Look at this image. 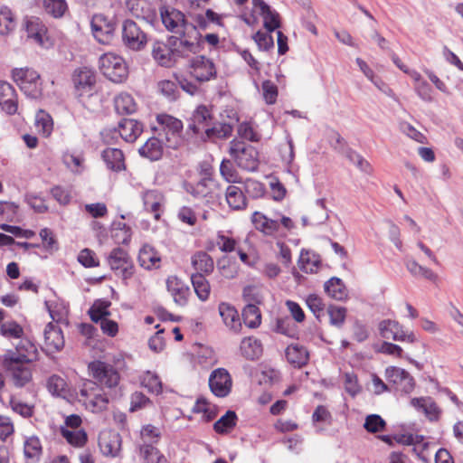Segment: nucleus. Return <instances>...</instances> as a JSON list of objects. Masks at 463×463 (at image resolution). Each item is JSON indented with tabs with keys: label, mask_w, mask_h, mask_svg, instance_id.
Listing matches in <instances>:
<instances>
[{
	"label": "nucleus",
	"mask_w": 463,
	"mask_h": 463,
	"mask_svg": "<svg viewBox=\"0 0 463 463\" xmlns=\"http://www.w3.org/2000/svg\"><path fill=\"white\" fill-rule=\"evenodd\" d=\"M161 20L165 27L174 33L179 34L180 44L185 52L197 54L202 50L203 16H191L192 21L185 20L184 14L179 10L162 6Z\"/></svg>",
	"instance_id": "1"
},
{
	"label": "nucleus",
	"mask_w": 463,
	"mask_h": 463,
	"mask_svg": "<svg viewBox=\"0 0 463 463\" xmlns=\"http://www.w3.org/2000/svg\"><path fill=\"white\" fill-rule=\"evenodd\" d=\"M29 349L26 354L8 351L3 358V366L11 374L12 381L16 387L22 388L33 379L32 370L28 364L36 358V347L33 344H27Z\"/></svg>",
	"instance_id": "2"
},
{
	"label": "nucleus",
	"mask_w": 463,
	"mask_h": 463,
	"mask_svg": "<svg viewBox=\"0 0 463 463\" xmlns=\"http://www.w3.org/2000/svg\"><path fill=\"white\" fill-rule=\"evenodd\" d=\"M156 122L159 135L164 137L167 147L177 149L184 144L182 120L172 115L162 113L156 116Z\"/></svg>",
	"instance_id": "3"
},
{
	"label": "nucleus",
	"mask_w": 463,
	"mask_h": 463,
	"mask_svg": "<svg viewBox=\"0 0 463 463\" xmlns=\"http://www.w3.org/2000/svg\"><path fill=\"white\" fill-rule=\"evenodd\" d=\"M89 375L92 377V383L99 387L115 390L120 383V373L111 364L94 360L88 364Z\"/></svg>",
	"instance_id": "4"
},
{
	"label": "nucleus",
	"mask_w": 463,
	"mask_h": 463,
	"mask_svg": "<svg viewBox=\"0 0 463 463\" xmlns=\"http://www.w3.org/2000/svg\"><path fill=\"white\" fill-rule=\"evenodd\" d=\"M104 389L92 383L91 380H85L79 390L80 401L87 410L94 413L104 411L109 403V396Z\"/></svg>",
	"instance_id": "5"
},
{
	"label": "nucleus",
	"mask_w": 463,
	"mask_h": 463,
	"mask_svg": "<svg viewBox=\"0 0 463 463\" xmlns=\"http://www.w3.org/2000/svg\"><path fill=\"white\" fill-rule=\"evenodd\" d=\"M229 153L237 165L247 171H255L259 165L258 151L250 145L239 139L230 142Z\"/></svg>",
	"instance_id": "6"
},
{
	"label": "nucleus",
	"mask_w": 463,
	"mask_h": 463,
	"mask_svg": "<svg viewBox=\"0 0 463 463\" xmlns=\"http://www.w3.org/2000/svg\"><path fill=\"white\" fill-rule=\"evenodd\" d=\"M99 70L109 80L120 83L128 76V69L125 60L113 52H107L100 56Z\"/></svg>",
	"instance_id": "7"
},
{
	"label": "nucleus",
	"mask_w": 463,
	"mask_h": 463,
	"mask_svg": "<svg viewBox=\"0 0 463 463\" xmlns=\"http://www.w3.org/2000/svg\"><path fill=\"white\" fill-rule=\"evenodd\" d=\"M13 79L21 90L28 97L38 99L43 95V87L40 74L29 68L14 69Z\"/></svg>",
	"instance_id": "8"
},
{
	"label": "nucleus",
	"mask_w": 463,
	"mask_h": 463,
	"mask_svg": "<svg viewBox=\"0 0 463 463\" xmlns=\"http://www.w3.org/2000/svg\"><path fill=\"white\" fill-rule=\"evenodd\" d=\"M108 264L115 275L120 278L125 284H128V281L135 275L136 268L130 255L119 247L109 252Z\"/></svg>",
	"instance_id": "9"
},
{
	"label": "nucleus",
	"mask_w": 463,
	"mask_h": 463,
	"mask_svg": "<svg viewBox=\"0 0 463 463\" xmlns=\"http://www.w3.org/2000/svg\"><path fill=\"white\" fill-rule=\"evenodd\" d=\"M71 80L74 95L80 99L90 98L96 92L97 76L95 71L88 67L76 69Z\"/></svg>",
	"instance_id": "10"
},
{
	"label": "nucleus",
	"mask_w": 463,
	"mask_h": 463,
	"mask_svg": "<svg viewBox=\"0 0 463 463\" xmlns=\"http://www.w3.org/2000/svg\"><path fill=\"white\" fill-rule=\"evenodd\" d=\"M182 89L191 95L200 91L203 84V55H197L189 62L187 75L180 81Z\"/></svg>",
	"instance_id": "11"
},
{
	"label": "nucleus",
	"mask_w": 463,
	"mask_h": 463,
	"mask_svg": "<svg viewBox=\"0 0 463 463\" xmlns=\"http://www.w3.org/2000/svg\"><path fill=\"white\" fill-rule=\"evenodd\" d=\"M91 30L95 39L102 44H109L115 34L116 24L104 14H94L91 19Z\"/></svg>",
	"instance_id": "12"
},
{
	"label": "nucleus",
	"mask_w": 463,
	"mask_h": 463,
	"mask_svg": "<svg viewBox=\"0 0 463 463\" xmlns=\"http://www.w3.org/2000/svg\"><path fill=\"white\" fill-rule=\"evenodd\" d=\"M385 378L395 391L402 393H410L414 389L413 377L404 369L389 366L385 369Z\"/></svg>",
	"instance_id": "13"
},
{
	"label": "nucleus",
	"mask_w": 463,
	"mask_h": 463,
	"mask_svg": "<svg viewBox=\"0 0 463 463\" xmlns=\"http://www.w3.org/2000/svg\"><path fill=\"white\" fill-rule=\"evenodd\" d=\"M379 332L382 337L393 341L414 343L416 336L412 331L404 330L397 321L386 319L379 324Z\"/></svg>",
	"instance_id": "14"
},
{
	"label": "nucleus",
	"mask_w": 463,
	"mask_h": 463,
	"mask_svg": "<svg viewBox=\"0 0 463 463\" xmlns=\"http://www.w3.org/2000/svg\"><path fill=\"white\" fill-rule=\"evenodd\" d=\"M122 40L124 44L133 50L143 49L147 42L146 33L132 20H126L122 27Z\"/></svg>",
	"instance_id": "15"
},
{
	"label": "nucleus",
	"mask_w": 463,
	"mask_h": 463,
	"mask_svg": "<svg viewBox=\"0 0 463 463\" xmlns=\"http://www.w3.org/2000/svg\"><path fill=\"white\" fill-rule=\"evenodd\" d=\"M98 444L103 456L116 458L120 454L122 439L117 431L106 430L100 432Z\"/></svg>",
	"instance_id": "16"
},
{
	"label": "nucleus",
	"mask_w": 463,
	"mask_h": 463,
	"mask_svg": "<svg viewBox=\"0 0 463 463\" xmlns=\"http://www.w3.org/2000/svg\"><path fill=\"white\" fill-rule=\"evenodd\" d=\"M209 387L217 397L227 396L232 388V378L224 368L214 370L209 377Z\"/></svg>",
	"instance_id": "17"
},
{
	"label": "nucleus",
	"mask_w": 463,
	"mask_h": 463,
	"mask_svg": "<svg viewBox=\"0 0 463 463\" xmlns=\"http://www.w3.org/2000/svg\"><path fill=\"white\" fill-rule=\"evenodd\" d=\"M144 209L153 214L156 221H159L164 212L165 196L156 189L146 190L141 194Z\"/></svg>",
	"instance_id": "18"
},
{
	"label": "nucleus",
	"mask_w": 463,
	"mask_h": 463,
	"mask_svg": "<svg viewBox=\"0 0 463 463\" xmlns=\"http://www.w3.org/2000/svg\"><path fill=\"white\" fill-rule=\"evenodd\" d=\"M187 271L190 273L194 292L203 299V251H196L191 257V265Z\"/></svg>",
	"instance_id": "19"
},
{
	"label": "nucleus",
	"mask_w": 463,
	"mask_h": 463,
	"mask_svg": "<svg viewBox=\"0 0 463 463\" xmlns=\"http://www.w3.org/2000/svg\"><path fill=\"white\" fill-rule=\"evenodd\" d=\"M0 107L8 115L18 109V98L14 88L6 81H0Z\"/></svg>",
	"instance_id": "20"
},
{
	"label": "nucleus",
	"mask_w": 463,
	"mask_h": 463,
	"mask_svg": "<svg viewBox=\"0 0 463 463\" xmlns=\"http://www.w3.org/2000/svg\"><path fill=\"white\" fill-rule=\"evenodd\" d=\"M44 348L49 353H56L64 346V337L61 329L53 323L47 324L44 329Z\"/></svg>",
	"instance_id": "21"
},
{
	"label": "nucleus",
	"mask_w": 463,
	"mask_h": 463,
	"mask_svg": "<svg viewBox=\"0 0 463 463\" xmlns=\"http://www.w3.org/2000/svg\"><path fill=\"white\" fill-rule=\"evenodd\" d=\"M24 24L27 36L33 39L40 45H43L45 41L48 40V29L43 21L36 16H27Z\"/></svg>",
	"instance_id": "22"
},
{
	"label": "nucleus",
	"mask_w": 463,
	"mask_h": 463,
	"mask_svg": "<svg viewBox=\"0 0 463 463\" xmlns=\"http://www.w3.org/2000/svg\"><path fill=\"white\" fill-rule=\"evenodd\" d=\"M251 222L257 231L266 236H275L280 231V224L278 220L268 218L260 212L252 213Z\"/></svg>",
	"instance_id": "23"
},
{
	"label": "nucleus",
	"mask_w": 463,
	"mask_h": 463,
	"mask_svg": "<svg viewBox=\"0 0 463 463\" xmlns=\"http://www.w3.org/2000/svg\"><path fill=\"white\" fill-rule=\"evenodd\" d=\"M152 56L161 66L171 67L175 62V52L164 42L156 41L153 43Z\"/></svg>",
	"instance_id": "24"
},
{
	"label": "nucleus",
	"mask_w": 463,
	"mask_h": 463,
	"mask_svg": "<svg viewBox=\"0 0 463 463\" xmlns=\"http://www.w3.org/2000/svg\"><path fill=\"white\" fill-rule=\"evenodd\" d=\"M118 132L126 142L133 143L143 132V126L137 120L123 118L118 123Z\"/></svg>",
	"instance_id": "25"
},
{
	"label": "nucleus",
	"mask_w": 463,
	"mask_h": 463,
	"mask_svg": "<svg viewBox=\"0 0 463 463\" xmlns=\"http://www.w3.org/2000/svg\"><path fill=\"white\" fill-rule=\"evenodd\" d=\"M222 189L220 184L211 177V174L204 168V199L212 207L221 203Z\"/></svg>",
	"instance_id": "26"
},
{
	"label": "nucleus",
	"mask_w": 463,
	"mask_h": 463,
	"mask_svg": "<svg viewBox=\"0 0 463 463\" xmlns=\"http://www.w3.org/2000/svg\"><path fill=\"white\" fill-rule=\"evenodd\" d=\"M255 10H259L260 14L263 17L264 27L268 32H273L279 27V14L272 11L264 1L252 0Z\"/></svg>",
	"instance_id": "27"
},
{
	"label": "nucleus",
	"mask_w": 463,
	"mask_h": 463,
	"mask_svg": "<svg viewBox=\"0 0 463 463\" xmlns=\"http://www.w3.org/2000/svg\"><path fill=\"white\" fill-rule=\"evenodd\" d=\"M166 287L176 304L184 306L186 303L190 289L181 279L171 276L166 280Z\"/></svg>",
	"instance_id": "28"
},
{
	"label": "nucleus",
	"mask_w": 463,
	"mask_h": 463,
	"mask_svg": "<svg viewBox=\"0 0 463 463\" xmlns=\"http://www.w3.org/2000/svg\"><path fill=\"white\" fill-rule=\"evenodd\" d=\"M102 159L107 167L114 172H119L126 169L125 156L118 148L108 147L101 154Z\"/></svg>",
	"instance_id": "29"
},
{
	"label": "nucleus",
	"mask_w": 463,
	"mask_h": 463,
	"mask_svg": "<svg viewBox=\"0 0 463 463\" xmlns=\"http://www.w3.org/2000/svg\"><path fill=\"white\" fill-rule=\"evenodd\" d=\"M286 357L289 364L300 368L307 364L309 354L303 345L292 344L286 349Z\"/></svg>",
	"instance_id": "30"
},
{
	"label": "nucleus",
	"mask_w": 463,
	"mask_h": 463,
	"mask_svg": "<svg viewBox=\"0 0 463 463\" xmlns=\"http://www.w3.org/2000/svg\"><path fill=\"white\" fill-rule=\"evenodd\" d=\"M411 403L416 409L421 410L430 420H438L440 411L430 397L413 398Z\"/></svg>",
	"instance_id": "31"
},
{
	"label": "nucleus",
	"mask_w": 463,
	"mask_h": 463,
	"mask_svg": "<svg viewBox=\"0 0 463 463\" xmlns=\"http://www.w3.org/2000/svg\"><path fill=\"white\" fill-rule=\"evenodd\" d=\"M219 313L224 324L234 332H239L241 328V323L237 310L226 303L219 306Z\"/></svg>",
	"instance_id": "32"
},
{
	"label": "nucleus",
	"mask_w": 463,
	"mask_h": 463,
	"mask_svg": "<svg viewBox=\"0 0 463 463\" xmlns=\"http://www.w3.org/2000/svg\"><path fill=\"white\" fill-rule=\"evenodd\" d=\"M139 265L146 269L158 268L161 261L158 252L150 245L145 244L137 257Z\"/></svg>",
	"instance_id": "33"
},
{
	"label": "nucleus",
	"mask_w": 463,
	"mask_h": 463,
	"mask_svg": "<svg viewBox=\"0 0 463 463\" xmlns=\"http://www.w3.org/2000/svg\"><path fill=\"white\" fill-rule=\"evenodd\" d=\"M138 152L141 156L156 161L162 157L164 147L161 140L153 137L146 140Z\"/></svg>",
	"instance_id": "34"
},
{
	"label": "nucleus",
	"mask_w": 463,
	"mask_h": 463,
	"mask_svg": "<svg viewBox=\"0 0 463 463\" xmlns=\"http://www.w3.org/2000/svg\"><path fill=\"white\" fill-rule=\"evenodd\" d=\"M42 454L43 446L40 439L36 436L26 438L24 442V455L26 460L31 463L38 462Z\"/></svg>",
	"instance_id": "35"
},
{
	"label": "nucleus",
	"mask_w": 463,
	"mask_h": 463,
	"mask_svg": "<svg viewBox=\"0 0 463 463\" xmlns=\"http://www.w3.org/2000/svg\"><path fill=\"white\" fill-rule=\"evenodd\" d=\"M115 109L118 114H133L137 109V104L134 98L126 92L118 94L114 99Z\"/></svg>",
	"instance_id": "36"
},
{
	"label": "nucleus",
	"mask_w": 463,
	"mask_h": 463,
	"mask_svg": "<svg viewBox=\"0 0 463 463\" xmlns=\"http://www.w3.org/2000/svg\"><path fill=\"white\" fill-rule=\"evenodd\" d=\"M47 389L53 396L66 398L71 395V390L66 380L57 374L49 377Z\"/></svg>",
	"instance_id": "37"
},
{
	"label": "nucleus",
	"mask_w": 463,
	"mask_h": 463,
	"mask_svg": "<svg viewBox=\"0 0 463 463\" xmlns=\"http://www.w3.org/2000/svg\"><path fill=\"white\" fill-rule=\"evenodd\" d=\"M229 206L233 210H242L246 207V197L241 189L236 185H229L225 194Z\"/></svg>",
	"instance_id": "38"
},
{
	"label": "nucleus",
	"mask_w": 463,
	"mask_h": 463,
	"mask_svg": "<svg viewBox=\"0 0 463 463\" xmlns=\"http://www.w3.org/2000/svg\"><path fill=\"white\" fill-rule=\"evenodd\" d=\"M111 302L106 299H97L90 307L88 314L94 323H99L110 316L109 307Z\"/></svg>",
	"instance_id": "39"
},
{
	"label": "nucleus",
	"mask_w": 463,
	"mask_h": 463,
	"mask_svg": "<svg viewBox=\"0 0 463 463\" xmlns=\"http://www.w3.org/2000/svg\"><path fill=\"white\" fill-rule=\"evenodd\" d=\"M308 219L310 225L323 224L328 219V213L326 208L325 199H317L315 204L309 209Z\"/></svg>",
	"instance_id": "40"
},
{
	"label": "nucleus",
	"mask_w": 463,
	"mask_h": 463,
	"mask_svg": "<svg viewBox=\"0 0 463 463\" xmlns=\"http://www.w3.org/2000/svg\"><path fill=\"white\" fill-rule=\"evenodd\" d=\"M60 432L62 438L75 448H82L88 441V435L84 430H71L66 429V427H61Z\"/></svg>",
	"instance_id": "41"
},
{
	"label": "nucleus",
	"mask_w": 463,
	"mask_h": 463,
	"mask_svg": "<svg viewBox=\"0 0 463 463\" xmlns=\"http://www.w3.org/2000/svg\"><path fill=\"white\" fill-rule=\"evenodd\" d=\"M327 295L335 300H344L347 298V290L343 281L338 278H331L325 283Z\"/></svg>",
	"instance_id": "42"
},
{
	"label": "nucleus",
	"mask_w": 463,
	"mask_h": 463,
	"mask_svg": "<svg viewBox=\"0 0 463 463\" xmlns=\"http://www.w3.org/2000/svg\"><path fill=\"white\" fill-rule=\"evenodd\" d=\"M203 125V105L196 107L191 117L187 119L185 135L187 138H194L200 133Z\"/></svg>",
	"instance_id": "43"
},
{
	"label": "nucleus",
	"mask_w": 463,
	"mask_h": 463,
	"mask_svg": "<svg viewBox=\"0 0 463 463\" xmlns=\"http://www.w3.org/2000/svg\"><path fill=\"white\" fill-rule=\"evenodd\" d=\"M241 350L247 359H257L262 353V346L260 342L253 337H247L241 341Z\"/></svg>",
	"instance_id": "44"
},
{
	"label": "nucleus",
	"mask_w": 463,
	"mask_h": 463,
	"mask_svg": "<svg viewBox=\"0 0 463 463\" xmlns=\"http://www.w3.org/2000/svg\"><path fill=\"white\" fill-rule=\"evenodd\" d=\"M242 318L248 327H258L261 322V315L259 307L253 303L247 304L242 310Z\"/></svg>",
	"instance_id": "45"
},
{
	"label": "nucleus",
	"mask_w": 463,
	"mask_h": 463,
	"mask_svg": "<svg viewBox=\"0 0 463 463\" xmlns=\"http://www.w3.org/2000/svg\"><path fill=\"white\" fill-rule=\"evenodd\" d=\"M408 271L414 277L424 278L430 281H435L437 275L429 268L420 265L414 260H408L406 262Z\"/></svg>",
	"instance_id": "46"
},
{
	"label": "nucleus",
	"mask_w": 463,
	"mask_h": 463,
	"mask_svg": "<svg viewBox=\"0 0 463 463\" xmlns=\"http://www.w3.org/2000/svg\"><path fill=\"white\" fill-rule=\"evenodd\" d=\"M44 11L54 18H61L68 10L65 0H43Z\"/></svg>",
	"instance_id": "47"
},
{
	"label": "nucleus",
	"mask_w": 463,
	"mask_h": 463,
	"mask_svg": "<svg viewBox=\"0 0 463 463\" xmlns=\"http://www.w3.org/2000/svg\"><path fill=\"white\" fill-rule=\"evenodd\" d=\"M16 23L12 11L3 6L0 8V34L6 35L10 32L14 31Z\"/></svg>",
	"instance_id": "48"
},
{
	"label": "nucleus",
	"mask_w": 463,
	"mask_h": 463,
	"mask_svg": "<svg viewBox=\"0 0 463 463\" xmlns=\"http://www.w3.org/2000/svg\"><path fill=\"white\" fill-rule=\"evenodd\" d=\"M139 453L146 463H162L165 460L163 454L152 444H143L139 448Z\"/></svg>",
	"instance_id": "49"
},
{
	"label": "nucleus",
	"mask_w": 463,
	"mask_h": 463,
	"mask_svg": "<svg viewBox=\"0 0 463 463\" xmlns=\"http://www.w3.org/2000/svg\"><path fill=\"white\" fill-rule=\"evenodd\" d=\"M319 260L309 251L302 250L298 260L299 269L306 273H313L317 271Z\"/></svg>",
	"instance_id": "50"
},
{
	"label": "nucleus",
	"mask_w": 463,
	"mask_h": 463,
	"mask_svg": "<svg viewBox=\"0 0 463 463\" xmlns=\"http://www.w3.org/2000/svg\"><path fill=\"white\" fill-rule=\"evenodd\" d=\"M236 413L232 411H228L214 423L213 429L218 433L226 432L236 425Z\"/></svg>",
	"instance_id": "51"
},
{
	"label": "nucleus",
	"mask_w": 463,
	"mask_h": 463,
	"mask_svg": "<svg viewBox=\"0 0 463 463\" xmlns=\"http://www.w3.org/2000/svg\"><path fill=\"white\" fill-rule=\"evenodd\" d=\"M36 128L44 137L51 135L53 128L52 117L46 112L40 110L35 118Z\"/></svg>",
	"instance_id": "52"
},
{
	"label": "nucleus",
	"mask_w": 463,
	"mask_h": 463,
	"mask_svg": "<svg viewBox=\"0 0 463 463\" xmlns=\"http://www.w3.org/2000/svg\"><path fill=\"white\" fill-rule=\"evenodd\" d=\"M0 333L6 338H21L24 335V328L15 321H6L0 325Z\"/></svg>",
	"instance_id": "53"
},
{
	"label": "nucleus",
	"mask_w": 463,
	"mask_h": 463,
	"mask_svg": "<svg viewBox=\"0 0 463 463\" xmlns=\"http://www.w3.org/2000/svg\"><path fill=\"white\" fill-rule=\"evenodd\" d=\"M141 384L152 393L159 394L162 392V383L160 378L151 372L144 373Z\"/></svg>",
	"instance_id": "54"
},
{
	"label": "nucleus",
	"mask_w": 463,
	"mask_h": 463,
	"mask_svg": "<svg viewBox=\"0 0 463 463\" xmlns=\"http://www.w3.org/2000/svg\"><path fill=\"white\" fill-rule=\"evenodd\" d=\"M330 324L335 327H342L346 317V308L335 305H330L327 308Z\"/></svg>",
	"instance_id": "55"
},
{
	"label": "nucleus",
	"mask_w": 463,
	"mask_h": 463,
	"mask_svg": "<svg viewBox=\"0 0 463 463\" xmlns=\"http://www.w3.org/2000/svg\"><path fill=\"white\" fill-rule=\"evenodd\" d=\"M232 132V128L228 123H219L211 128L204 129V134L209 138H225Z\"/></svg>",
	"instance_id": "56"
},
{
	"label": "nucleus",
	"mask_w": 463,
	"mask_h": 463,
	"mask_svg": "<svg viewBox=\"0 0 463 463\" xmlns=\"http://www.w3.org/2000/svg\"><path fill=\"white\" fill-rule=\"evenodd\" d=\"M53 199L61 205H68L72 198L71 190L69 187L55 185L51 189Z\"/></svg>",
	"instance_id": "57"
},
{
	"label": "nucleus",
	"mask_w": 463,
	"mask_h": 463,
	"mask_svg": "<svg viewBox=\"0 0 463 463\" xmlns=\"http://www.w3.org/2000/svg\"><path fill=\"white\" fill-rule=\"evenodd\" d=\"M19 206L15 203L0 201V217L7 222H14L18 215Z\"/></svg>",
	"instance_id": "58"
},
{
	"label": "nucleus",
	"mask_w": 463,
	"mask_h": 463,
	"mask_svg": "<svg viewBox=\"0 0 463 463\" xmlns=\"http://www.w3.org/2000/svg\"><path fill=\"white\" fill-rule=\"evenodd\" d=\"M9 403L11 409L24 418H30L34 413L33 405L25 403L18 399L11 398Z\"/></svg>",
	"instance_id": "59"
},
{
	"label": "nucleus",
	"mask_w": 463,
	"mask_h": 463,
	"mask_svg": "<svg viewBox=\"0 0 463 463\" xmlns=\"http://www.w3.org/2000/svg\"><path fill=\"white\" fill-rule=\"evenodd\" d=\"M237 134L240 137L250 142H259L260 135L255 131L249 122H242L238 126Z\"/></svg>",
	"instance_id": "60"
},
{
	"label": "nucleus",
	"mask_w": 463,
	"mask_h": 463,
	"mask_svg": "<svg viewBox=\"0 0 463 463\" xmlns=\"http://www.w3.org/2000/svg\"><path fill=\"white\" fill-rule=\"evenodd\" d=\"M262 96L265 102L272 105L276 102L278 98V87L271 80H264L261 84Z\"/></svg>",
	"instance_id": "61"
},
{
	"label": "nucleus",
	"mask_w": 463,
	"mask_h": 463,
	"mask_svg": "<svg viewBox=\"0 0 463 463\" xmlns=\"http://www.w3.org/2000/svg\"><path fill=\"white\" fill-rule=\"evenodd\" d=\"M78 261L85 268H95L99 265L96 253L90 249H83L80 251Z\"/></svg>",
	"instance_id": "62"
},
{
	"label": "nucleus",
	"mask_w": 463,
	"mask_h": 463,
	"mask_svg": "<svg viewBox=\"0 0 463 463\" xmlns=\"http://www.w3.org/2000/svg\"><path fill=\"white\" fill-rule=\"evenodd\" d=\"M158 90L168 99L175 100L178 95V88L175 81L164 80L158 82Z\"/></svg>",
	"instance_id": "63"
},
{
	"label": "nucleus",
	"mask_w": 463,
	"mask_h": 463,
	"mask_svg": "<svg viewBox=\"0 0 463 463\" xmlns=\"http://www.w3.org/2000/svg\"><path fill=\"white\" fill-rule=\"evenodd\" d=\"M306 303L317 319L324 315L325 305L318 296L309 295L306 299Z\"/></svg>",
	"instance_id": "64"
}]
</instances>
